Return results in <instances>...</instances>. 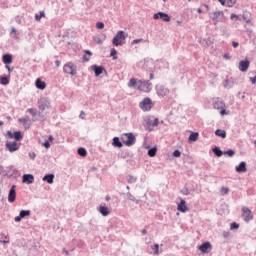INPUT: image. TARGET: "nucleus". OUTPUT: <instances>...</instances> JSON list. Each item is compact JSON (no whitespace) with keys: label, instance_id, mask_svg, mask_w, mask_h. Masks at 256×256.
<instances>
[{"label":"nucleus","instance_id":"34","mask_svg":"<svg viewBox=\"0 0 256 256\" xmlns=\"http://www.w3.org/2000/svg\"><path fill=\"white\" fill-rule=\"evenodd\" d=\"M213 153L216 157H221L223 155V151H221L219 148H214Z\"/></svg>","mask_w":256,"mask_h":256},{"label":"nucleus","instance_id":"2","mask_svg":"<svg viewBox=\"0 0 256 256\" xmlns=\"http://www.w3.org/2000/svg\"><path fill=\"white\" fill-rule=\"evenodd\" d=\"M121 140L126 147H132V145H135V142L137 139L135 138V135L133 133H124L121 136Z\"/></svg>","mask_w":256,"mask_h":256},{"label":"nucleus","instance_id":"26","mask_svg":"<svg viewBox=\"0 0 256 256\" xmlns=\"http://www.w3.org/2000/svg\"><path fill=\"white\" fill-rule=\"evenodd\" d=\"M112 145L114 147H119V148L123 147V143H121V141L119 140V137H114L113 138Z\"/></svg>","mask_w":256,"mask_h":256},{"label":"nucleus","instance_id":"62","mask_svg":"<svg viewBox=\"0 0 256 256\" xmlns=\"http://www.w3.org/2000/svg\"><path fill=\"white\" fill-rule=\"evenodd\" d=\"M63 252L65 253V255H69V250L63 249Z\"/></svg>","mask_w":256,"mask_h":256},{"label":"nucleus","instance_id":"58","mask_svg":"<svg viewBox=\"0 0 256 256\" xmlns=\"http://www.w3.org/2000/svg\"><path fill=\"white\" fill-rule=\"evenodd\" d=\"M55 65H56V67H60V66H61V61L56 60V61H55Z\"/></svg>","mask_w":256,"mask_h":256},{"label":"nucleus","instance_id":"1","mask_svg":"<svg viewBox=\"0 0 256 256\" xmlns=\"http://www.w3.org/2000/svg\"><path fill=\"white\" fill-rule=\"evenodd\" d=\"M127 40V34L125 31L120 30L116 33L115 37L112 39V45L115 47H121L125 45V41Z\"/></svg>","mask_w":256,"mask_h":256},{"label":"nucleus","instance_id":"52","mask_svg":"<svg viewBox=\"0 0 256 256\" xmlns=\"http://www.w3.org/2000/svg\"><path fill=\"white\" fill-rule=\"evenodd\" d=\"M220 110L221 115H227V110H225V108H221Z\"/></svg>","mask_w":256,"mask_h":256},{"label":"nucleus","instance_id":"61","mask_svg":"<svg viewBox=\"0 0 256 256\" xmlns=\"http://www.w3.org/2000/svg\"><path fill=\"white\" fill-rule=\"evenodd\" d=\"M142 235H147V229L142 230Z\"/></svg>","mask_w":256,"mask_h":256},{"label":"nucleus","instance_id":"49","mask_svg":"<svg viewBox=\"0 0 256 256\" xmlns=\"http://www.w3.org/2000/svg\"><path fill=\"white\" fill-rule=\"evenodd\" d=\"M15 134H13L11 131L7 132V137H9V139H13Z\"/></svg>","mask_w":256,"mask_h":256},{"label":"nucleus","instance_id":"36","mask_svg":"<svg viewBox=\"0 0 256 256\" xmlns=\"http://www.w3.org/2000/svg\"><path fill=\"white\" fill-rule=\"evenodd\" d=\"M1 85H9V79L7 77L0 78Z\"/></svg>","mask_w":256,"mask_h":256},{"label":"nucleus","instance_id":"35","mask_svg":"<svg viewBox=\"0 0 256 256\" xmlns=\"http://www.w3.org/2000/svg\"><path fill=\"white\" fill-rule=\"evenodd\" d=\"M14 139H16V141H21V139H23V134H21V132H15Z\"/></svg>","mask_w":256,"mask_h":256},{"label":"nucleus","instance_id":"17","mask_svg":"<svg viewBox=\"0 0 256 256\" xmlns=\"http://www.w3.org/2000/svg\"><path fill=\"white\" fill-rule=\"evenodd\" d=\"M2 61L5 65H11L13 63V56L11 54H5L2 57Z\"/></svg>","mask_w":256,"mask_h":256},{"label":"nucleus","instance_id":"3","mask_svg":"<svg viewBox=\"0 0 256 256\" xmlns=\"http://www.w3.org/2000/svg\"><path fill=\"white\" fill-rule=\"evenodd\" d=\"M198 249L202 255H207V253H211L213 250V245L209 241H204L202 244L198 245Z\"/></svg>","mask_w":256,"mask_h":256},{"label":"nucleus","instance_id":"29","mask_svg":"<svg viewBox=\"0 0 256 256\" xmlns=\"http://www.w3.org/2000/svg\"><path fill=\"white\" fill-rule=\"evenodd\" d=\"M199 139V133L198 132H192L189 136V141H197Z\"/></svg>","mask_w":256,"mask_h":256},{"label":"nucleus","instance_id":"19","mask_svg":"<svg viewBox=\"0 0 256 256\" xmlns=\"http://www.w3.org/2000/svg\"><path fill=\"white\" fill-rule=\"evenodd\" d=\"M222 237L225 239L223 242L224 244L231 243V239H233V235H231V232H229V231H224L222 233Z\"/></svg>","mask_w":256,"mask_h":256},{"label":"nucleus","instance_id":"38","mask_svg":"<svg viewBox=\"0 0 256 256\" xmlns=\"http://www.w3.org/2000/svg\"><path fill=\"white\" fill-rule=\"evenodd\" d=\"M27 113H30V115H32V117H37V111L33 108H29L27 110Z\"/></svg>","mask_w":256,"mask_h":256},{"label":"nucleus","instance_id":"64","mask_svg":"<svg viewBox=\"0 0 256 256\" xmlns=\"http://www.w3.org/2000/svg\"><path fill=\"white\" fill-rule=\"evenodd\" d=\"M197 11H198L199 14L203 13V10L201 8H198Z\"/></svg>","mask_w":256,"mask_h":256},{"label":"nucleus","instance_id":"14","mask_svg":"<svg viewBox=\"0 0 256 256\" xmlns=\"http://www.w3.org/2000/svg\"><path fill=\"white\" fill-rule=\"evenodd\" d=\"M16 197H17V194L15 192V186H12L10 191H9V194H8L9 203H15Z\"/></svg>","mask_w":256,"mask_h":256},{"label":"nucleus","instance_id":"28","mask_svg":"<svg viewBox=\"0 0 256 256\" xmlns=\"http://www.w3.org/2000/svg\"><path fill=\"white\" fill-rule=\"evenodd\" d=\"M159 125V118L148 121V127H157Z\"/></svg>","mask_w":256,"mask_h":256},{"label":"nucleus","instance_id":"63","mask_svg":"<svg viewBox=\"0 0 256 256\" xmlns=\"http://www.w3.org/2000/svg\"><path fill=\"white\" fill-rule=\"evenodd\" d=\"M0 243L6 244V243H9V241H7V240H0Z\"/></svg>","mask_w":256,"mask_h":256},{"label":"nucleus","instance_id":"47","mask_svg":"<svg viewBox=\"0 0 256 256\" xmlns=\"http://www.w3.org/2000/svg\"><path fill=\"white\" fill-rule=\"evenodd\" d=\"M141 41H143V39H135L132 41L131 45H137V43H141Z\"/></svg>","mask_w":256,"mask_h":256},{"label":"nucleus","instance_id":"27","mask_svg":"<svg viewBox=\"0 0 256 256\" xmlns=\"http://www.w3.org/2000/svg\"><path fill=\"white\" fill-rule=\"evenodd\" d=\"M50 143H53V136L51 135L48 137V140H46L42 145L43 147H45V149H49V147H51Z\"/></svg>","mask_w":256,"mask_h":256},{"label":"nucleus","instance_id":"41","mask_svg":"<svg viewBox=\"0 0 256 256\" xmlns=\"http://www.w3.org/2000/svg\"><path fill=\"white\" fill-rule=\"evenodd\" d=\"M111 57H113V59H117V50L112 49L110 52Z\"/></svg>","mask_w":256,"mask_h":256},{"label":"nucleus","instance_id":"32","mask_svg":"<svg viewBox=\"0 0 256 256\" xmlns=\"http://www.w3.org/2000/svg\"><path fill=\"white\" fill-rule=\"evenodd\" d=\"M43 17H45V12L44 11H40V14L35 15L36 21H41V19H43Z\"/></svg>","mask_w":256,"mask_h":256},{"label":"nucleus","instance_id":"4","mask_svg":"<svg viewBox=\"0 0 256 256\" xmlns=\"http://www.w3.org/2000/svg\"><path fill=\"white\" fill-rule=\"evenodd\" d=\"M139 107L142 111H149L150 109H153V101L151 98L146 97L139 103Z\"/></svg>","mask_w":256,"mask_h":256},{"label":"nucleus","instance_id":"25","mask_svg":"<svg viewBox=\"0 0 256 256\" xmlns=\"http://www.w3.org/2000/svg\"><path fill=\"white\" fill-rule=\"evenodd\" d=\"M128 87H139V81H137V79L135 78L130 79V81L128 82Z\"/></svg>","mask_w":256,"mask_h":256},{"label":"nucleus","instance_id":"16","mask_svg":"<svg viewBox=\"0 0 256 256\" xmlns=\"http://www.w3.org/2000/svg\"><path fill=\"white\" fill-rule=\"evenodd\" d=\"M249 69V60L240 61L239 70L245 73Z\"/></svg>","mask_w":256,"mask_h":256},{"label":"nucleus","instance_id":"5","mask_svg":"<svg viewBox=\"0 0 256 256\" xmlns=\"http://www.w3.org/2000/svg\"><path fill=\"white\" fill-rule=\"evenodd\" d=\"M64 73H67V75H77V66L73 64V62H68L63 66Z\"/></svg>","mask_w":256,"mask_h":256},{"label":"nucleus","instance_id":"45","mask_svg":"<svg viewBox=\"0 0 256 256\" xmlns=\"http://www.w3.org/2000/svg\"><path fill=\"white\" fill-rule=\"evenodd\" d=\"M239 225H230V231H237L239 229Z\"/></svg>","mask_w":256,"mask_h":256},{"label":"nucleus","instance_id":"10","mask_svg":"<svg viewBox=\"0 0 256 256\" xmlns=\"http://www.w3.org/2000/svg\"><path fill=\"white\" fill-rule=\"evenodd\" d=\"M6 147L10 153L19 151V144L17 142H6Z\"/></svg>","mask_w":256,"mask_h":256},{"label":"nucleus","instance_id":"39","mask_svg":"<svg viewBox=\"0 0 256 256\" xmlns=\"http://www.w3.org/2000/svg\"><path fill=\"white\" fill-rule=\"evenodd\" d=\"M224 155H228V157H233V155H235V151H233V150L225 151Z\"/></svg>","mask_w":256,"mask_h":256},{"label":"nucleus","instance_id":"31","mask_svg":"<svg viewBox=\"0 0 256 256\" xmlns=\"http://www.w3.org/2000/svg\"><path fill=\"white\" fill-rule=\"evenodd\" d=\"M78 155H80V157H87V150H85V148H79Z\"/></svg>","mask_w":256,"mask_h":256},{"label":"nucleus","instance_id":"11","mask_svg":"<svg viewBox=\"0 0 256 256\" xmlns=\"http://www.w3.org/2000/svg\"><path fill=\"white\" fill-rule=\"evenodd\" d=\"M29 215H31V210H21L19 216L15 217L16 223H19L24 217H29Z\"/></svg>","mask_w":256,"mask_h":256},{"label":"nucleus","instance_id":"44","mask_svg":"<svg viewBox=\"0 0 256 256\" xmlns=\"http://www.w3.org/2000/svg\"><path fill=\"white\" fill-rule=\"evenodd\" d=\"M173 157H181V151L175 150V151L173 152Z\"/></svg>","mask_w":256,"mask_h":256},{"label":"nucleus","instance_id":"59","mask_svg":"<svg viewBox=\"0 0 256 256\" xmlns=\"http://www.w3.org/2000/svg\"><path fill=\"white\" fill-rule=\"evenodd\" d=\"M84 53H86V55H89V57H91V55H93V53H91V51H89V50H85Z\"/></svg>","mask_w":256,"mask_h":256},{"label":"nucleus","instance_id":"8","mask_svg":"<svg viewBox=\"0 0 256 256\" xmlns=\"http://www.w3.org/2000/svg\"><path fill=\"white\" fill-rule=\"evenodd\" d=\"M210 19L212 21H216V23H219L223 17H225V13L223 11H216L209 14Z\"/></svg>","mask_w":256,"mask_h":256},{"label":"nucleus","instance_id":"42","mask_svg":"<svg viewBox=\"0 0 256 256\" xmlns=\"http://www.w3.org/2000/svg\"><path fill=\"white\" fill-rule=\"evenodd\" d=\"M221 193H222V195H227V193H229V188L222 187Z\"/></svg>","mask_w":256,"mask_h":256},{"label":"nucleus","instance_id":"24","mask_svg":"<svg viewBox=\"0 0 256 256\" xmlns=\"http://www.w3.org/2000/svg\"><path fill=\"white\" fill-rule=\"evenodd\" d=\"M215 135H216V137H221L222 139H225V137H227V132L222 129H217L215 131Z\"/></svg>","mask_w":256,"mask_h":256},{"label":"nucleus","instance_id":"37","mask_svg":"<svg viewBox=\"0 0 256 256\" xmlns=\"http://www.w3.org/2000/svg\"><path fill=\"white\" fill-rule=\"evenodd\" d=\"M237 0H226V7H233Z\"/></svg>","mask_w":256,"mask_h":256},{"label":"nucleus","instance_id":"13","mask_svg":"<svg viewBox=\"0 0 256 256\" xmlns=\"http://www.w3.org/2000/svg\"><path fill=\"white\" fill-rule=\"evenodd\" d=\"M177 209L181 212V213H186L189 208L187 207V202H185L184 199L180 200V203L177 206Z\"/></svg>","mask_w":256,"mask_h":256},{"label":"nucleus","instance_id":"33","mask_svg":"<svg viewBox=\"0 0 256 256\" xmlns=\"http://www.w3.org/2000/svg\"><path fill=\"white\" fill-rule=\"evenodd\" d=\"M148 155H149V157H155V155H157V148H151L148 151Z\"/></svg>","mask_w":256,"mask_h":256},{"label":"nucleus","instance_id":"21","mask_svg":"<svg viewBox=\"0 0 256 256\" xmlns=\"http://www.w3.org/2000/svg\"><path fill=\"white\" fill-rule=\"evenodd\" d=\"M237 173H245L247 172V164L245 162H241L239 166L236 167Z\"/></svg>","mask_w":256,"mask_h":256},{"label":"nucleus","instance_id":"40","mask_svg":"<svg viewBox=\"0 0 256 256\" xmlns=\"http://www.w3.org/2000/svg\"><path fill=\"white\" fill-rule=\"evenodd\" d=\"M96 27H97V29H104L105 28V24L103 22H97L96 23Z\"/></svg>","mask_w":256,"mask_h":256},{"label":"nucleus","instance_id":"6","mask_svg":"<svg viewBox=\"0 0 256 256\" xmlns=\"http://www.w3.org/2000/svg\"><path fill=\"white\" fill-rule=\"evenodd\" d=\"M137 89H138V91H143L144 93H149L151 91V82L139 80Z\"/></svg>","mask_w":256,"mask_h":256},{"label":"nucleus","instance_id":"60","mask_svg":"<svg viewBox=\"0 0 256 256\" xmlns=\"http://www.w3.org/2000/svg\"><path fill=\"white\" fill-rule=\"evenodd\" d=\"M36 155L35 153L30 154V159H35Z\"/></svg>","mask_w":256,"mask_h":256},{"label":"nucleus","instance_id":"56","mask_svg":"<svg viewBox=\"0 0 256 256\" xmlns=\"http://www.w3.org/2000/svg\"><path fill=\"white\" fill-rule=\"evenodd\" d=\"M89 57H87V56H83V61H84V63H87L88 61H89Z\"/></svg>","mask_w":256,"mask_h":256},{"label":"nucleus","instance_id":"48","mask_svg":"<svg viewBox=\"0 0 256 256\" xmlns=\"http://www.w3.org/2000/svg\"><path fill=\"white\" fill-rule=\"evenodd\" d=\"M219 3H221V5H223V7H227V0H218Z\"/></svg>","mask_w":256,"mask_h":256},{"label":"nucleus","instance_id":"50","mask_svg":"<svg viewBox=\"0 0 256 256\" xmlns=\"http://www.w3.org/2000/svg\"><path fill=\"white\" fill-rule=\"evenodd\" d=\"M242 18L244 21H246V23H251V19L247 18L246 15H243Z\"/></svg>","mask_w":256,"mask_h":256},{"label":"nucleus","instance_id":"18","mask_svg":"<svg viewBox=\"0 0 256 256\" xmlns=\"http://www.w3.org/2000/svg\"><path fill=\"white\" fill-rule=\"evenodd\" d=\"M35 181V177L31 174H24L23 175V183H28V185H31Z\"/></svg>","mask_w":256,"mask_h":256},{"label":"nucleus","instance_id":"20","mask_svg":"<svg viewBox=\"0 0 256 256\" xmlns=\"http://www.w3.org/2000/svg\"><path fill=\"white\" fill-rule=\"evenodd\" d=\"M104 70L105 68H103L102 66H97V65L92 66V71H94L96 77H99V75H101Z\"/></svg>","mask_w":256,"mask_h":256},{"label":"nucleus","instance_id":"7","mask_svg":"<svg viewBox=\"0 0 256 256\" xmlns=\"http://www.w3.org/2000/svg\"><path fill=\"white\" fill-rule=\"evenodd\" d=\"M242 217L246 223H249L253 219V212H251V209L243 206L242 207Z\"/></svg>","mask_w":256,"mask_h":256},{"label":"nucleus","instance_id":"12","mask_svg":"<svg viewBox=\"0 0 256 256\" xmlns=\"http://www.w3.org/2000/svg\"><path fill=\"white\" fill-rule=\"evenodd\" d=\"M213 108L218 110L225 109V102H223V100H221L220 98H216L213 103Z\"/></svg>","mask_w":256,"mask_h":256},{"label":"nucleus","instance_id":"43","mask_svg":"<svg viewBox=\"0 0 256 256\" xmlns=\"http://www.w3.org/2000/svg\"><path fill=\"white\" fill-rule=\"evenodd\" d=\"M135 181H137V178H135L133 176L128 177V183H135Z\"/></svg>","mask_w":256,"mask_h":256},{"label":"nucleus","instance_id":"55","mask_svg":"<svg viewBox=\"0 0 256 256\" xmlns=\"http://www.w3.org/2000/svg\"><path fill=\"white\" fill-rule=\"evenodd\" d=\"M19 122H20V123H27V119H26V118H20V119H19Z\"/></svg>","mask_w":256,"mask_h":256},{"label":"nucleus","instance_id":"46","mask_svg":"<svg viewBox=\"0 0 256 256\" xmlns=\"http://www.w3.org/2000/svg\"><path fill=\"white\" fill-rule=\"evenodd\" d=\"M39 109L40 111H45V109H47V104H40Z\"/></svg>","mask_w":256,"mask_h":256},{"label":"nucleus","instance_id":"51","mask_svg":"<svg viewBox=\"0 0 256 256\" xmlns=\"http://www.w3.org/2000/svg\"><path fill=\"white\" fill-rule=\"evenodd\" d=\"M230 19L233 20V19H239V16L237 14H231L230 15Z\"/></svg>","mask_w":256,"mask_h":256},{"label":"nucleus","instance_id":"23","mask_svg":"<svg viewBox=\"0 0 256 256\" xmlns=\"http://www.w3.org/2000/svg\"><path fill=\"white\" fill-rule=\"evenodd\" d=\"M53 179H55V175L53 174H47L43 177V181H46L49 183V185L53 184Z\"/></svg>","mask_w":256,"mask_h":256},{"label":"nucleus","instance_id":"57","mask_svg":"<svg viewBox=\"0 0 256 256\" xmlns=\"http://www.w3.org/2000/svg\"><path fill=\"white\" fill-rule=\"evenodd\" d=\"M232 45H233L234 49H237V47H239V44L237 42H232Z\"/></svg>","mask_w":256,"mask_h":256},{"label":"nucleus","instance_id":"22","mask_svg":"<svg viewBox=\"0 0 256 256\" xmlns=\"http://www.w3.org/2000/svg\"><path fill=\"white\" fill-rule=\"evenodd\" d=\"M99 212L101 213V215H103V217H107V215H109V213H111L109 208L104 205H100Z\"/></svg>","mask_w":256,"mask_h":256},{"label":"nucleus","instance_id":"53","mask_svg":"<svg viewBox=\"0 0 256 256\" xmlns=\"http://www.w3.org/2000/svg\"><path fill=\"white\" fill-rule=\"evenodd\" d=\"M250 81H251L252 85H255V83H256V76L255 77H251Z\"/></svg>","mask_w":256,"mask_h":256},{"label":"nucleus","instance_id":"54","mask_svg":"<svg viewBox=\"0 0 256 256\" xmlns=\"http://www.w3.org/2000/svg\"><path fill=\"white\" fill-rule=\"evenodd\" d=\"M79 117L80 119H85V111H81Z\"/></svg>","mask_w":256,"mask_h":256},{"label":"nucleus","instance_id":"15","mask_svg":"<svg viewBox=\"0 0 256 256\" xmlns=\"http://www.w3.org/2000/svg\"><path fill=\"white\" fill-rule=\"evenodd\" d=\"M35 86L37 89H40L41 91H43L44 89L47 88V83H45V81H42L41 78H38L35 81Z\"/></svg>","mask_w":256,"mask_h":256},{"label":"nucleus","instance_id":"30","mask_svg":"<svg viewBox=\"0 0 256 256\" xmlns=\"http://www.w3.org/2000/svg\"><path fill=\"white\" fill-rule=\"evenodd\" d=\"M152 251H154V255H159V244L155 243L151 246Z\"/></svg>","mask_w":256,"mask_h":256},{"label":"nucleus","instance_id":"9","mask_svg":"<svg viewBox=\"0 0 256 256\" xmlns=\"http://www.w3.org/2000/svg\"><path fill=\"white\" fill-rule=\"evenodd\" d=\"M153 19H161L165 23H169V21H171V17L165 12H158L154 14Z\"/></svg>","mask_w":256,"mask_h":256}]
</instances>
